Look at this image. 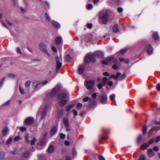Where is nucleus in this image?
Returning <instances> with one entry per match:
<instances>
[{
  "label": "nucleus",
  "mask_w": 160,
  "mask_h": 160,
  "mask_svg": "<svg viewBox=\"0 0 160 160\" xmlns=\"http://www.w3.org/2000/svg\"><path fill=\"white\" fill-rule=\"evenodd\" d=\"M85 62L87 63H89L92 61L93 62H95L96 61V60L94 58V56L91 54H89L85 57Z\"/></svg>",
  "instance_id": "423d86ee"
},
{
  "label": "nucleus",
  "mask_w": 160,
  "mask_h": 160,
  "mask_svg": "<svg viewBox=\"0 0 160 160\" xmlns=\"http://www.w3.org/2000/svg\"><path fill=\"white\" fill-rule=\"evenodd\" d=\"M93 8V6L92 4H88L87 6V8L88 9H90Z\"/></svg>",
  "instance_id": "864d4df0"
},
{
  "label": "nucleus",
  "mask_w": 160,
  "mask_h": 160,
  "mask_svg": "<svg viewBox=\"0 0 160 160\" xmlns=\"http://www.w3.org/2000/svg\"><path fill=\"white\" fill-rule=\"evenodd\" d=\"M85 70V66L83 65H80L78 69V72L79 74H82Z\"/></svg>",
  "instance_id": "2eb2a0df"
},
{
  "label": "nucleus",
  "mask_w": 160,
  "mask_h": 160,
  "mask_svg": "<svg viewBox=\"0 0 160 160\" xmlns=\"http://www.w3.org/2000/svg\"><path fill=\"white\" fill-rule=\"evenodd\" d=\"M146 52L149 55H151L153 53V49L152 46L150 44L147 45L145 47Z\"/></svg>",
  "instance_id": "9b49d317"
},
{
  "label": "nucleus",
  "mask_w": 160,
  "mask_h": 160,
  "mask_svg": "<svg viewBox=\"0 0 160 160\" xmlns=\"http://www.w3.org/2000/svg\"><path fill=\"white\" fill-rule=\"evenodd\" d=\"M112 68L113 69H115V70H117L118 69V67H117V65L116 64H114V65H113L112 66Z\"/></svg>",
  "instance_id": "69168bd1"
},
{
  "label": "nucleus",
  "mask_w": 160,
  "mask_h": 160,
  "mask_svg": "<svg viewBox=\"0 0 160 160\" xmlns=\"http://www.w3.org/2000/svg\"><path fill=\"white\" fill-rule=\"evenodd\" d=\"M45 18H47L48 21H50V18L47 12H46L45 14Z\"/></svg>",
  "instance_id": "3c124183"
},
{
  "label": "nucleus",
  "mask_w": 160,
  "mask_h": 160,
  "mask_svg": "<svg viewBox=\"0 0 160 160\" xmlns=\"http://www.w3.org/2000/svg\"><path fill=\"white\" fill-rule=\"evenodd\" d=\"M147 126L146 125H145L142 128V132L144 135H145L147 132Z\"/></svg>",
  "instance_id": "c85d7f7f"
},
{
  "label": "nucleus",
  "mask_w": 160,
  "mask_h": 160,
  "mask_svg": "<svg viewBox=\"0 0 160 160\" xmlns=\"http://www.w3.org/2000/svg\"><path fill=\"white\" fill-rule=\"evenodd\" d=\"M55 43L57 45H59L62 42V38L61 37H57L56 38L55 40Z\"/></svg>",
  "instance_id": "f3484780"
},
{
  "label": "nucleus",
  "mask_w": 160,
  "mask_h": 160,
  "mask_svg": "<svg viewBox=\"0 0 160 160\" xmlns=\"http://www.w3.org/2000/svg\"><path fill=\"white\" fill-rule=\"evenodd\" d=\"M154 141V138H153L148 142V143H145L143 144L141 147V149L142 150H144L146 149L150 145H151L153 143Z\"/></svg>",
  "instance_id": "0eeeda50"
},
{
  "label": "nucleus",
  "mask_w": 160,
  "mask_h": 160,
  "mask_svg": "<svg viewBox=\"0 0 160 160\" xmlns=\"http://www.w3.org/2000/svg\"><path fill=\"white\" fill-rule=\"evenodd\" d=\"M55 59L57 64V69H59L62 66V63L59 62V58L58 56H56Z\"/></svg>",
  "instance_id": "4468645a"
},
{
  "label": "nucleus",
  "mask_w": 160,
  "mask_h": 160,
  "mask_svg": "<svg viewBox=\"0 0 160 160\" xmlns=\"http://www.w3.org/2000/svg\"><path fill=\"white\" fill-rule=\"evenodd\" d=\"M64 112V110L62 109H61L60 110L59 113H58V117L59 118H60L62 116V115L63 114Z\"/></svg>",
  "instance_id": "cd10ccee"
},
{
  "label": "nucleus",
  "mask_w": 160,
  "mask_h": 160,
  "mask_svg": "<svg viewBox=\"0 0 160 160\" xmlns=\"http://www.w3.org/2000/svg\"><path fill=\"white\" fill-rule=\"evenodd\" d=\"M139 160H145V158L144 155L140 156L139 158Z\"/></svg>",
  "instance_id": "09e8293b"
},
{
  "label": "nucleus",
  "mask_w": 160,
  "mask_h": 160,
  "mask_svg": "<svg viewBox=\"0 0 160 160\" xmlns=\"http://www.w3.org/2000/svg\"><path fill=\"white\" fill-rule=\"evenodd\" d=\"M29 155V153L28 151H26L24 152L22 154V156L25 158H27Z\"/></svg>",
  "instance_id": "c756f323"
},
{
  "label": "nucleus",
  "mask_w": 160,
  "mask_h": 160,
  "mask_svg": "<svg viewBox=\"0 0 160 160\" xmlns=\"http://www.w3.org/2000/svg\"><path fill=\"white\" fill-rule=\"evenodd\" d=\"M12 140V138L11 137H9V138L6 141V144H9L11 142Z\"/></svg>",
  "instance_id": "a19ab883"
},
{
  "label": "nucleus",
  "mask_w": 160,
  "mask_h": 160,
  "mask_svg": "<svg viewBox=\"0 0 160 160\" xmlns=\"http://www.w3.org/2000/svg\"><path fill=\"white\" fill-rule=\"evenodd\" d=\"M20 140V138L19 136H17L15 137L14 139V141L15 142H18Z\"/></svg>",
  "instance_id": "79ce46f5"
},
{
  "label": "nucleus",
  "mask_w": 160,
  "mask_h": 160,
  "mask_svg": "<svg viewBox=\"0 0 160 160\" xmlns=\"http://www.w3.org/2000/svg\"><path fill=\"white\" fill-rule=\"evenodd\" d=\"M8 76L9 77L11 78H14L15 77V75L12 73L9 74Z\"/></svg>",
  "instance_id": "c03bdc74"
},
{
  "label": "nucleus",
  "mask_w": 160,
  "mask_h": 160,
  "mask_svg": "<svg viewBox=\"0 0 160 160\" xmlns=\"http://www.w3.org/2000/svg\"><path fill=\"white\" fill-rule=\"evenodd\" d=\"M52 49L55 52H57V49L54 46H52Z\"/></svg>",
  "instance_id": "4d7b16f0"
},
{
  "label": "nucleus",
  "mask_w": 160,
  "mask_h": 160,
  "mask_svg": "<svg viewBox=\"0 0 160 160\" xmlns=\"http://www.w3.org/2000/svg\"><path fill=\"white\" fill-rule=\"evenodd\" d=\"M82 104L81 103H78L77 105V108L79 109L82 108Z\"/></svg>",
  "instance_id": "58836bf2"
},
{
  "label": "nucleus",
  "mask_w": 160,
  "mask_h": 160,
  "mask_svg": "<svg viewBox=\"0 0 160 160\" xmlns=\"http://www.w3.org/2000/svg\"><path fill=\"white\" fill-rule=\"evenodd\" d=\"M19 89L20 92L21 94H25V92L23 88H22L20 87H19Z\"/></svg>",
  "instance_id": "e433bc0d"
},
{
  "label": "nucleus",
  "mask_w": 160,
  "mask_h": 160,
  "mask_svg": "<svg viewBox=\"0 0 160 160\" xmlns=\"http://www.w3.org/2000/svg\"><path fill=\"white\" fill-rule=\"evenodd\" d=\"M17 52L18 53L21 54L22 52L21 49L19 48H17Z\"/></svg>",
  "instance_id": "052dcab7"
},
{
  "label": "nucleus",
  "mask_w": 160,
  "mask_h": 160,
  "mask_svg": "<svg viewBox=\"0 0 160 160\" xmlns=\"http://www.w3.org/2000/svg\"><path fill=\"white\" fill-rule=\"evenodd\" d=\"M54 150V147L52 145L50 146L48 148V151L49 153H52Z\"/></svg>",
  "instance_id": "393cba45"
},
{
  "label": "nucleus",
  "mask_w": 160,
  "mask_h": 160,
  "mask_svg": "<svg viewBox=\"0 0 160 160\" xmlns=\"http://www.w3.org/2000/svg\"><path fill=\"white\" fill-rule=\"evenodd\" d=\"M36 141V139L35 138H33L32 140L30 141L31 145H33L35 144Z\"/></svg>",
  "instance_id": "c9c22d12"
},
{
  "label": "nucleus",
  "mask_w": 160,
  "mask_h": 160,
  "mask_svg": "<svg viewBox=\"0 0 160 160\" xmlns=\"http://www.w3.org/2000/svg\"><path fill=\"white\" fill-rule=\"evenodd\" d=\"M5 154L4 152H0V159H2L5 157Z\"/></svg>",
  "instance_id": "473e14b6"
},
{
  "label": "nucleus",
  "mask_w": 160,
  "mask_h": 160,
  "mask_svg": "<svg viewBox=\"0 0 160 160\" xmlns=\"http://www.w3.org/2000/svg\"><path fill=\"white\" fill-rule=\"evenodd\" d=\"M107 96L105 94L102 95L100 97V100L101 103L103 104L106 103L107 101Z\"/></svg>",
  "instance_id": "f8f14e48"
},
{
  "label": "nucleus",
  "mask_w": 160,
  "mask_h": 160,
  "mask_svg": "<svg viewBox=\"0 0 160 160\" xmlns=\"http://www.w3.org/2000/svg\"><path fill=\"white\" fill-rule=\"evenodd\" d=\"M87 27L89 28H91L92 27V24L91 23H88L87 24Z\"/></svg>",
  "instance_id": "bf43d9fd"
},
{
  "label": "nucleus",
  "mask_w": 160,
  "mask_h": 160,
  "mask_svg": "<svg viewBox=\"0 0 160 160\" xmlns=\"http://www.w3.org/2000/svg\"><path fill=\"white\" fill-rule=\"evenodd\" d=\"M153 149L154 151L157 152L159 151V148L158 147L155 146L153 147Z\"/></svg>",
  "instance_id": "5fc2aeb1"
},
{
  "label": "nucleus",
  "mask_w": 160,
  "mask_h": 160,
  "mask_svg": "<svg viewBox=\"0 0 160 160\" xmlns=\"http://www.w3.org/2000/svg\"><path fill=\"white\" fill-rule=\"evenodd\" d=\"M28 134H26L25 135V140L27 142H29V141L28 140Z\"/></svg>",
  "instance_id": "6e6d98bb"
},
{
  "label": "nucleus",
  "mask_w": 160,
  "mask_h": 160,
  "mask_svg": "<svg viewBox=\"0 0 160 160\" xmlns=\"http://www.w3.org/2000/svg\"><path fill=\"white\" fill-rule=\"evenodd\" d=\"M101 18H102V23L104 24H106L108 22V15L107 13H105Z\"/></svg>",
  "instance_id": "9d476101"
},
{
  "label": "nucleus",
  "mask_w": 160,
  "mask_h": 160,
  "mask_svg": "<svg viewBox=\"0 0 160 160\" xmlns=\"http://www.w3.org/2000/svg\"><path fill=\"white\" fill-rule=\"evenodd\" d=\"M63 123L64 125L66 128V130L67 132H69L71 130L69 120L68 117H64L63 119Z\"/></svg>",
  "instance_id": "f03ea898"
},
{
  "label": "nucleus",
  "mask_w": 160,
  "mask_h": 160,
  "mask_svg": "<svg viewBox=\"0 0 160 160\" xmlns=\"http://www.w3.org/2000/svg\"><path fill=\"white\" fill-rule=\"evenodd\" d=\"M73 112L75 116H76L78 115L77 112L75 110H73Z\"/></svg>",
  "instance_id": "774afa93"
},
{
  "label": "nucleus",
  "mask_w": 160,
  "mask_h": 160,
  "mask_svg": "<svg viewBox=\"0 0 160 160\" xmlns=\"http://www.w3.org/2000/svg\"><path fill=\"white\" fill-rule=\"evenodd\" d=\"M5 78H2L1 81V82H0V88H1L2 87V85L3 84V83L5 80Z\"/></svg>",
  "instance_id": "603ef678"
},
{
  "label": "nucleus",
  "mask_w": 160,
  "mask_h": 160,
  "mask_svg": "<svg viewBox=\"0 0 160 160\" xmlns=\"http://www.w3.org/2000/svg\"><path fill=\"white\" fill-rule=\"evenodd\" d=\"M157 89L158 91H160V84H158L157 86Z\"/></svg>",
  "instance_id": "0e129e2a"
},
{
  "label": "nucleus",
  "mask_w": 160,
  "mask_h": 160,
  "mask_svg": "<svg viewBox=\"0 0 160 160\" xmlns=\"http://www.w3.org/2000/svg\"><path fill=\"white\" fill-rule=\"evenodd\" d=\"M98 158L99 160H105V158L102 155H100Z\"/></svg>",
  "instance_id": "680f3d73"
},
{
  "label": "nucleus",
  "mask_w": 160,
  "mask_h": 160,
  "mask_svg": "<svg viewBox=\"0 0 160 160\" xmlns=\"http://www.w3.org/2000/svg\"><path fill=\"white\" fill-rule=\"evenodd\" d=\"M24 123L27 125H31L34 123V119L31 117L27 118L25 120Z\"/></svg>",
  "instance_id": "6e6552de"
},
{
  "label": "nucleus",
  "mask_w": 160,
  "mask_h": 160,
  "mask_svg": "<svg viewBox=\"0 0 160 160\" xmlns=\"http://www.w3.org/2000/svg\"><path fill=\"white\" fill-rule=\"evenodd\" d=\"M126 75L125 74H123L119 78V80L120 81L126 78Z\"/></svg>",
  "instance_id": "2f4dec72"
},
{
  "label": "nucleus",
  "mask_w": 160,
  "mask_h": 160,
  "mask_svg": "<svg viewBox=\"0 0 160 160\" xmlns=\"http://www.w3.org/2000/svg\"><path fill=\"white\" fill-rule=\"evenodd\" d=\"M8 132V129L7 127H4L2 130V132L4 136H6Z\"/></svg>",
  "instance_id": "aec40b11"
},
{
  "label": "nucleus",
  "mask_w": 160,
  "mask_h": 160,
  "mask_svg": "<svg viewBox=\"0 0 160 160\" xmlns=\"http://www.w3.org/2000/svg\"><path fill=\"white\" fill-rule=\"evenodd\" d=\"M108 80V78L107 77H105L103 78L102 79V81L103 82V84H105V85L106 83L107 82Z\"/></svg>",
  "instance_id": "ea45409f"
},
{
  "label": "nucleus",
  "mask_w": 160,
  "mask_h": 160,
  "mask_svg": "<svg viewBox=\"0 0 160 160\" xmlns=\"http://www.w3.org/2000/svg\"><path fill=\"white\" fill-rule=\"evenodd\" d=\"M94 80H88L85 81V84L86 88L88 90H92L95 85Z\"/></svg>",
  "instance_id": "f257e3e1"
},
{
  "label": "nucleus",
  "mask_w": 160,
  "mask_h": 160,
  "mask_svg": "<svg viewBox=\"0 0 160 160\" xmlns=\"http://www.w3.org/2000/svg\"><path fill=\"white\" fill-rule=\"evenodd\" d=\"M91 100V98L89 99L88 97L87 96L83 99V101L84 102H86L88 101L89 100L90 101ZM96 102L94 100H93L92 101H89V106L93 105L95 104Z\"/></svg>",
  "instance_id": "ddd939ff"
},
{
  "label": "nucleus",
  "mask_w": 160,
  "mask_h": 160,
  "mask_svg": "<svg viewBox=\"0 0 160 160\" xmlns=\"http://www.w3.org/2000/svg\"><path fill=\"white\" fill-rule=\"evenodd\" d=\"M57 127H53L52 129L51 132L50 134L53 136L54 134L56 133L57 131Z\"/></svg>",
  "instance_id": "b1692460"
},
{
  "label": "nucleus",
  "mask_w": 160,
  "mask_h": 160,
  "mask_svg": "<svg viewBox=\"0 0 160 160\" xmlns=\"http://www.w3.org/2000/svg\"><path fill=\"white\" fill-rule=\"evenodd\" d=\"M60 136L61 139H64L65 137V135L62 133H61L60 135Z\"/></svg>",
  "instance_id": "8fccbe9b"
},
{
  "label": "nucleus",
  "mask_w": 160,
  "mask_h": 160,
  "mask_svg": "<svg viewBox=\"0 0 160 160\" xmlns=\"http://www.w3.org/2000/svg\"><path fill=\"white\" fill-rule=\"evenodd\" d=\"M68 102V100L66 99L61 100L59 102V106L60 107H62L67 103Z\"/></svg>",
  "instance_id": "a211bd4d"
},
{
  "label": "nucleus",
  "mask_w": 160,
  "mask_h": 160,
  "mask_svg": "<svg viewBox=\"0 0 160 160\" xmlns=\"http://www.w3.org/2000/svg\"><path fill=\"white\" fill-rule=\"evenodd\" d=\"M121 74V73L120 72H118L117 73L116 75H115V79L116 80L119 77V76Z\"/></svg>",
  "instance_id": "49530a36"
},
{
  "label": "nucleus",
  "mask_w": 160,
  "mask_h": 160,
  "mask_svg": "<svg viewBox=\"0 0 160 160\" xmlns=\"http://www.w3.org/2000/svg\"><path fill=\"white\" fill-rule=\"evenodd\" d=\"M31 83V82L30 81H27L25 84V86L26 87H29Z\"/></svg>",
  "instance_id": "4c0bfd02"
},
{
  "label": "nucleus",
  "mask_w": 160,
  "mask_h": 160,
  "mask_svg": "<svg viewBox=\"0 0 160 160\" xmlns=\"http://www.w3.org/2000/svg\"><path fill=\"white\" fill-rule=\"evenodd\" d=\"M112 59L113 58L112 57H110L107 58H106L105 60H102V63L104 65H107L108 63L112 61Z\"/></svg>",
  "instance_id": "dca6fc26"
},
{
  "label": "nucleus",
  "mask_w": 160,
  "mask_h": 160,
  "mask_svg": "<svg viewBox=\"0 0 160 160\" xmlns=\"http://www.w3.org/2000/svg\"><path fill=\"white\" fill-rule=\"evenodd\" d=\"M38 47L39 49L41 51L47 54L49 57L51 56L50 53L48 52L46 46L43 43H40L38 45Z\"/></svg>",
  "instance_id": "39448f33"
},
{
  "label": "nucleus",
  "mask_w": 160,
  "mask_h": 160,
  "mask_svg": "<svg viewBox=\"0 0 160 160\" xmlns=\"http://www.w3.org/2000/svg\"><path fill=\"white\" fill-rule=\"evenodd\" d=\"M47 109V106H45L43 108H40L38 111V113L41 115V119L42 120L45 117L46 111Z\"/></svg>",
  "instance_id": "20e7f679"
},
{
  "label": "nucleus",
  "mask_w": 160,
  "mask_h": 160,
  "mask_svg": "<svg viewBox=\"0 0 160 160\" xmlns=\"http://www.w3.org/2000/svg\"><path fill=\"white\" fill-rule=\"evenodd\" d=\"M160 141V136L157 137L155 139V141L156 143L159 142Z\"/></svg>",
  "instance_id": "de8ad7c7"
},
{
  "label": "nucleus",
  "mask_w": 160,
  "mask_h": 160,
  "mask_svg": "<svg viewBox=\"0 0 160 160\" xmlns=\"http://www.w3.org/2000/svg\"><path fill=\"white\" fill-rule=\"evenodd\" d=\"M153 37L155 40H157L159 39V37L157 32H155L153 34Z\"/></svg>",
  "instance_id": "bb28decb"
},
{
  "label": "nucleus",
  "mask_w": 160,
  "mask_h": 160,
  "mask_svg": "<svg viewBox=\"0 0 160 160\" xmlns=\"http://www.w3.org/2000/svg\"><path fill=\"white\" fill-rule=\"evenodd\" d=\"M142 141V137L141 135H139L138 136L137 140V142L138 144L140 143Z\"/></svg>",
  "instance_id": "7c9ffc66"
},
{
  "label": "nucleus",
  "mask_w": 160,
  "mask_h": 160,
  "mask_svg": "<svg viewBox=\"0 0 160 160\" xmlns=\"http://www.w3.org/2000/svg\"><path fill=\"white\" fill-rule=\"evenodd\" d=\"M75 106L74 104H71L68 106L66 108V111L67 112H68L69 110L73 107Z\"/></svg>",
  "instance_id": "a878e982"
},
{
  "label": "nucleus",
  "mask_w": 160,
  "mask_h": 160,
  "mask_svg": "<svg viewBox=\"0 0 160 160\" xmlns=\"http://www.w3.org/2000/svg\"><path fill=\"white\" fill-rule=\"evenodd\" d=\"M118 12H122L123 11V9L122 8H118Z\"/></svg>",
  "instance_id": "e2e57ef3"
},
{
  "label": "nucleus",
  "mask_w": 160,
  "mask_h": 160,
  "mask_svg": "<svg viewBox=\"0 0 160 160\" xmlns=\"http://www.w3.org/2000/svg\"><path fill=\"white\" fill-rule=\"evenodd\" d=\"M72 154L73 157H75L77 154V152L75 149L73 151Z\"/></svg>",
  "instance_id": "338daca9"
},
{
  "label": "nucleus",
  "mask_w": 160,
  "mask_h": 160,
  "mask_svg": "<svg viewBox=\"0 0 160 160\" xmlns=\"http://www.w3.org/2000/svg\"><path fill=\"white\" fill-rule=\"evenodd\" d=\"M105 84H103L102 83H100L98 85V87L99 89H100L102 88L103 86H105Z\"/></svg>",
  "instance_id": "72a5a7b5"
},
{
  "label": "nucleus",
  "mask_w": 160,
  "mask_h": 160,
  "mask_svg": "<svg viewBox=\"0 0 160 160\" xmlns=\"http://www.w3.org/2000/svg\"><path fill=\"white\" fill-rule=\"evenodd\" d=\"M61 88V84L58 83L57 85L52 89L50 93V95L51 97L54 96L57 92Z\"/></svg>",
  "instance_id": "7ed1b4c3"
},
{
  "label": "nucleus",
  "mask_w": 160,
  "mask_h": 160,
  "mask_svg": "<svg viewBox=\"0 0 160 160\" xmlns=\"http://www.w3.org/2000/svg\"><path fill=\"white\" fill-rule=\"evenodd\" d=\"M115 95L114 94H112L110 96V98L112 101H113L115 100Z\"/></svg>",
  "instance_id": "f704fd0d"
},
{
  "label": "nucleus",
  "mask_w": 160,
  "mask_h": 160,
  "mask_svg": "<svg viewBox=\"0 0 160 160\" xmlns=\"http://www.w3.org/2000/svg\"><path fill=\"white\" fill-rule=\"evenodd\" d=\"M92 96L93 99H95L97 97V93L96 92L93 93L92 94Z\"/></svg>",
  "instance_id": "37998d69"
},
{
  "label": "nucleus",
  "mask_w": 160,
  "mask_h": 160,
  "mask_svg": "<svg viewBox=\"0 0 160 160\" xmlns=\"http://www.w3.org/2000/svg\"><path fill=\"white\" fill-rule=\"evenodd\" d=\"M95 55L98 57H101L103 56V53L101 51H97L94 52Z\"/></svg>",
  "instance_id": "4be33fe9"
},
{
  "label": "nucleus",
  "mask_w": 160,
  "mask_h": 160,
  "mask_svg": "<svg viewBox=\"0 0 160 160\" xmlns=\"http://www.w3.org/2000/svg\"><path fill=\"white\" fill-rule=\"evenodd\" d=\"M52 24L56 28H60V24L57 22L55 21H52Z\"/></svg>",
  "instance_id": "412c9836"
},
{
  "label": "nucleus",
  "mask_w": 160,
  "mask_h": 160,
  "mask_svg": "<svg viewBox=\"0 0 160 160\" xmlns=\"http://www.w3.org/2000/svg\"><path fill=\"white\" fill-rule=\"evenodd\" d=\"M68 94V92H65L61 93L58 94L57 96V99L58 100H63L64 99L67 97Z\"/></svg>",
  "instance_id": "1a4fd4ad"
},
{
  "label": "nucleus",
  "mask_w": 160,
  "mask_h": 160,
  "mask_svg": "<svg viewBox=\"0 0 160 160\" xmlns=\"http://www.w3.org/2000/svg\"><path fill=\"white\" fill-rule=\"evenodd\" d=\"M66 60L68 61L69 62L71 61V58L70 55H68L66 56Z\"/></svg>",
  "instance_id": "a18cd8bd"
},
{
  "label": "nucleus",
  "mask_w": 160,
  "mask_h": 160,
  "mask_svg": "<svg viewBox=\"0 0 160 160\" xmlns=\"http://www.w3.org/2000/svg\"><path fill=\"white\" fill-rule=\"evenodd\" d=\"M127 49H122L120 51V52L121 54H123L126 52Z\"/></svg>",
  "instance_id": "13d9d810"
},
{
  "label": "nucleus",
  "mask_w": 160,
  "mask_h": 160,
  "mask_svg": "<svg viewBox=\"0 0 160 160\" xmlns=\"http://www.w3.org/2000/svg\"><path fill=\"white\" fill-rule=\"evenodd\" d=\"M118 26V25L117 24H116L114 26L112 29L113 32L115 33H117L119 32Z\"/></svg>",
  "instance_id": "5701e85b"
},
{
  "label": "nucleus",
  "mask_w": 160,
  "mask_h": 160,
  "mask_svg": "<svg viewBox=\"0 0 160 160\" xmlns=\"http://www.w3.org/2000/svg\"><path fill=\"white\" fill-rule=\"evenodd\" d=\"M148 156L150 158L152 157L154 155L155 153L152 151V149L149 148L148 151Z\"/></svg>",
  "instance_id": "6ab92c4d"
}]
</instances>
